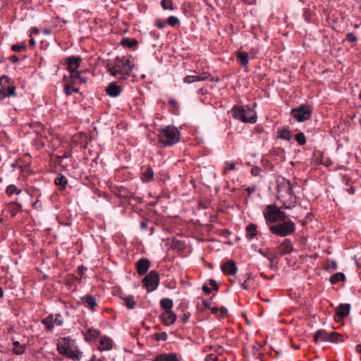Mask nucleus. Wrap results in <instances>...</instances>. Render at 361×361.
Listing matches in <instances>:
<instances>
[{
    "instance_id": "nucleus-1",
    "label": "nucleus",
    "mask_w": 361,
    "mask_h": 361,
    "mask_svg": "<svg viewBox=\"0 0 361 361\" xmlns=\"http://www.w3.org/2000/svg\"><path fill=\"white\" fill-rule=\"evenodd\" d=\"M57 350L59 354L73 361H80L82 353L78 349L75 341L70 337H63L57 339Z\"/></svg>"
},
{
    "instance_id": "nucleus-2",
    "label": "nucleus",
    "mask_w": 361,
    "mask_h": 361,
    "mask_svg": "<svg viewBox=\"0 0 361 361\" xmlns=\"http://www.w3.org/2000/svg\"><path fill=\"white\" fill-rule=\"evenodd\" d=\"M134 66V63L131 56H123L121 58H116L114 64L111 66L108 65V71L110 74L114 77L121 75H129Z\"/></svg>"
},
{
    "instance_id": "nucleus-3",
    "label": "nucleus",
    "mask_w": 361,
    "mask_h": 361,
    "mask_svg": "<svg viewBox=\"0 0 361 361\" xmlns=\"http://www.w3.org/2000/svg\"><path fill=\"white\" fill-rule=\"evenodd\" d=\"M231 113L234 118L243 123H255L257 121L256 112L248 106L234 105Z\"/></svg>"
},
{
    "instance_id": "nucleus-4",
    "label": "nucleus",
    "mask_w": 361,
    "mask_h": 361,
    "mask_svg": "<svg viewBox=\"0 0 361 361\" xmlns=\"http://www.w3.org/2000/svg\"><path fill=\"white\" fill-rule=\"evenodd\" d=\"M279 196L281 198L286 199L288 203L283 202L281 206L282 209H291L295 206V196L293 193V187L291 183L283 178L279 183L278 185Z\"/></svg>"
},
{
    "instance_id": "nucleus-5",
    "label": "nucleus",
    "mask_w": 361,
    "mask_h": 361,
    "mask_svg": "<svg viewBox=\"0 0 361 361\" xmlns=\"http://www.w3.org/2000/svg\"><path fill=\"white\" fill-rule=\"evenodd\" d=\"M159 140L164 146H171L179 141L180 133L176 127L168 126L159 130Z\"/></svg>"
},
{
    "instance_id": "nucleus-6",
    "label": "nucleus",
    "mask_w": 361,
    "mask_h": 361,
    "mask_svg": "<svg viewBox=\"0 0 361 361\" xmlns=\"http://www.w3.org/2000/svg\"><path fill=\"white\" fill-rule=\"evenodd\" d=\"M269 228L271 233L281 237H286L294 233L295 226L292 221L284 220L279 221L277 224L269 226Z\"/></svg>"
},
{
    "instance_id": "nucleus-7",
    "label": "nucleus",
    "mask_w": 361,
    "mask_h": 361,
    "mask_svg": "<svg viewBox=\"0 0 361 361\" xmlns=\"http://www.w3.org/2000/svg\"><path fill=\"white\" fill-rule=\"evenodd\" d=\"M267 224L276 223L286 220V215L274 204H269L263 211Z\"/></svg>"
},
{
    "instance_id": "nucleus-8",
    "label": "nucleus",
    "mask_w": 361,
    "mask_h": 361,
    "mask_svg": "<svg viewBox=\"0 0 361 361\" xmlns=\"http://www.w3.org/2000/svg\"><path fill=\"white\" fill-rule=\"evenodd\" d=\"M312 114V109L310 106L301 104L298 108L293 109L291 111V116L298 122H303L310 118Z\"/></svg>"
},
{
    "instance_id": "nucleus-9",
    "label": "nucleus",
    "mask_w": 361,
    "mask_h": 361,
    "mask_svg": "<svg viewBox=\"0 0 361 361\" xmlns=\"http://www.w3.org/2000/svg\"><path fill=\"white\" fill-rule=\"evenodd\" d=\"M159 283V276L155 271H151L144 279L143 284L147 292L155 290Z\"/></svg>"
},
{
    "instance_id": "nucleus-10",
    "label": "nucleus",
    "mask_w": 361,
    "mask_h": 361,
    "mask_svg": "<svg viewBox=\"0 0 361 361\" xmlns=\"http://www.w3.org/2000/svg\"><path fill=\"white\" fill-rule=\"evenodd\" d=\"M81 58L80 56H71L67 59V69L71 73L70 78H79V73L76 71L80 66Z\"/></svg>"
},
{
    "instance_id": "nucleus-11",
    "label": "nucleus",
    "mask_w": 361,
    "mask_h": 361,
    "mask_svg": "<svg viewBox=\"0 0 361 361\" xmlns=\"http://www.w3.org/2000/svg\"><path fill=\"white\" fill-rule=\"evenodd\" d=\"M183 80L184 83L191 84L199 81H213L214 78L209 73H202L200 75H186Z\"/></svg>"
},
{
    "instance_id": "nucleus-12",
    "label": "nucleus",
    "mask_w": 361,
    "mask_h": 361,
    "mask_svg": "<svg viewBox=\"0 0 361 361\" xmlns=\"http://www.w3.org/2000/svg\"><path fill=\"white\" fill-rule=\"evenodd\" d=\"M350 305L349 304L340 305L336 309V313L334 315V319L337 322H340L342 319L349 314Z\"/></svg>"
},
{
    "instance_id": "nucleus-13",
    "label": "nucleus",
    "mask_w": 361,
    "mask_h": 361,
    "mask_svg": "<svg viewBox=\"0 0 361 361\" xmlns=\"http://www.w3.org/2000/svg\"><path fill=\"white\" fill-rule=\"evenodd\" d=\"M122 88L116 82H110L106 88V94L111 97H116L120 95Z\"/></svg>"
},
{
    "instance_id": "nucleus-14",
    "label": "nucleus",
    "mask_w": 361,
    "mask_h": 361,
    "mask_svg": "<svg viewBox=\"0 0 361 361\" xmlns=\"http://www.w3.org/2000/svg\"><path fill=\"white\" fill-rule=\"evenodd\" d=\"M150 266V262L147 258H142L136 263L137 274L140 276L144 275L148 271Z\"/></svg>"
},
{
    "instance_id": "nucleus-15",
    "label": "nucleus",
    "mask_w": 361,
    "mask_h": 361,
    "mask_svg": "<svg viewBox=\"0 0 361 361\" xmlns=\"http://www.w3.org/2000/svg\"><path fill=\"white\" fill-rule=\"evenodd\" d=\"M160 318L163 323L166 326L173 324L176 319V314L171 311H165L161 316Z\"/></svg>"
},
{
    "instance_id": "nucleus-16",
    "label": "nucleus",
    "mask_w": 361,
    "mask_h": 361,
    "mask_svg": "<svg viewBox=\"0 0 361 361\" xmlns=\"http://www.w3.org/2000/svg\"><path fill=\"white\" fill-rule=\"evenodd\" d=\"M221 269L224 274L228 275H234L237 271L236 264L232 260L224 264L221 266Z\"/></svg>"
},
{
    "instance_id": "nucleus-17",
    "label": "nucleus",
    "mask_w": 361,
    "mask_h": 361,
    "mask_svg": "<svg viewBox=\"0 0 361 361\" xmlns=\"http://www.w3.org/2000/svg\"><path fill=\"white\" fill-rule=\"evenodd\" d=\"M330 333L326 331L320 329L315 332L314 335V340L315 343L319 342H329Z\"/></svg>"
},
{
    "instance_id": "nucleus-18",
    "label": "nucleus",
    "mask_w": 361,
    "mask_h": 361,
    "mask_svg": "<svg viewBox=\"0 0 361 361\" xmlns=\"http://www.w3.org/2000/svg\"><path fill=\"white\" fill-rule=\"evenodd\" d=\"M100 334V331L95 329L90 328L85 332L83 333L85 339L87 342H92L95 341Z\"/></svg>"
},
{
    "instance_id": "nucleus-19",
    "label": "nucleus",
    "mask_w": 361,
    "mask_h": 361,
    "mask_svg": "<svg viewBox=\"0 0 361 361\" xmlns=\"http://www.w3.org/2000/svg\"><path fill=\"white\" fill-rule=\"evenodd\" d=\"M113 347V342L111 339L107 336H103L99 341V349L100 351L109 350Z\"/></svg>"
},
{
    "instance_id": "nucleus-20",
    "label": "nucleus",
    "mask_w": 361,
    "mask_h": 361,
    "mask_svg": "<svg viewBox=\"0 0 361 361\" xmlns=\"http://www.w3.org/2000/svg\"><path fill=\"white\" fill-rule=\"evenodd\" d=\"M152 361H178V359L176 353H164L156 356Z\"/></svg>"
},
{
    "instance_id": "nucleus-21",
    "label": "nucleus",
    "mask_w": 361,
    "mask_h": 361,
    "mask_svg": "<svg viewBox=\"0 0 361 361\" xmlns=\"http://www.w3.org/2000/svg\"><path fill=\"white\" fill-rule=\"evenodd\" d=\"M13 348H12V352L13 354L17 355H23L26 349L25 344H20L18 341H15L12 338Z\"/></svg>"
},
{
    "instance_id": "nucleus-22",
    "label": "nucleus",
    "mask_w": 361,
    "mask_h": 361,
    "mask_svg": "<svg viewBox=\"0 0 361 361\" xmlns=\"http://www.w3.org/2000/svg\"><path fill=\"white\" fill-rule=\"evenodd\" d=\"M82 300L90 309H91L92 311H94L96 306L97 305L94 297L91 295H85L82 298Z\"/></svg>"
},
{
    "instance_id": "nucleus-23",
    "label": "nucleus",
    "mask_w": 361,
    "mask_h": 361,
    "mask_svg": "<svg viewBox=\"0 0 361 361\" xmlns=\"http://www.w3.org/2000/svg\"><path fill=\"white\" fill-rule=\"evenodd\" d=\"M245 232L246 238L247 239H253L255 237H256L257 234V225L254 224H250L247 225L245 228Z\"/></svg>"
},
{
    "instance_id": "nucleus-24",
    "label": "nucleus",
    "mask_w": 361,
    "mask_h": 361,
    "mask_svg": "<svg viewBox=\"0 0 361 361\" xmlns=\"http://www.w3.org/2000/svg\"><path fill=\"white\" fill-rule=\"evenodd\" d=\"M22 206L17 202H11L8 204V210L14 216L18 212L21 210Z\"/></svg>"
},
{
    "instance_id": "nucleus-25",
    "label": "nucleus",
    "mask_w": 361,
    "mask_h": 361,
    "mask_svg": "<svg viewBox=\"0 0 361 361\" xmlns=\"http://www.w3.org/2000/svg\"><path fill=\"white\" fill-rule=\"evenodd\" d=\"M75 82L73 80L72 82H68L64 85V92L67 96L71 95L72 92H79V89L73 86Z\"/></svg>"
},
{
    "instance_id": "nucleus-26",
    "label": "nucleus",
    "mask_w": 361,
    "mask_h": 361,
    "mask_svg": "<svg viewBox=\"0 0 361 361\" xmlns=\"http://www.w3.org/2000/svg\"><path fill=\"white\" fill-rule=\"evenodd\" d=\"M154 176L153 170L151 167H148L144 172L142 173L141 179L144 182H148Z\"/></svg>"
},
{
    "instance_id": "nucleus-27",
    "label": "nucleus",
    "mask_w": 361,
    "mask_h": 361,
    "mask_svg": "<svg viewBox=\"0 0 361 361\" xmlns=\"http://www.w3.org/2000/svg\"><path fill=\"white\" fill-rule=\"evenodd\" d=\"M160 305L166 311H171L173 307V300L169 298H164L161 300Z\"/></svg>"
},
{
    "instance_id": "nucleus-28",
    "label": "nucleus",
    "mask_w": 361,
    "mask_h": 361,
    "mask_svg": "<svg viewBox=\"0 0 361 361\" xmlns=\"http://www.w3.org/2000/svg\"><path fill=\"white\" fill-rule=\"evenodd\" d=\"M124 301V305L128 309H133L135 306V302L134 300V297L131 295H127L123 298Z\"/></svg>"
},
{
    "instance_id": "nucleus-29",
    "label": "nucleus",
    "mask_w": 361,
    "mask_h": 361,
    "mask_svg": "<svg viewBox=\"0 0 361 361\" xmlns=\"http://www.w3.org/2000/svg\"><path fill=\"white\" fill-rule=\"evenodd\" d=\"M345 279V275L341 272H338L333 274L330 278V282L331 284H335L338 281H343Z\"/></svg>"
},
{
    "instance_id": "nucleus-30",
    "label": "nucleus",
    "mask_w": 361,
    "mask_h": 361,
    "mask_svg": "<svg viewBox=\"0 0 361 361\" xmlns=\"http://www.w3.org/2000/svg\"><path fill=\"white\" fill-rule=\"evenodd\" d=\"M281 252L283 254H288L292 252L293 247L290 242L286 240L281 245Z\"/></svg>"
},
{
    "instance_id": "nucleus-31",
    "label": "nucleus",
    "mask_w": 361,
    "mask_h": 361,
    "mask_svg": "<svg viewBox=\"0 0 361 361\" xmlns=\"http://www.w3.org/2000/svg\"><path fill=\"white\" fill-rule=\"evenodd\" d=\"M344 341V336L337 332H330L329 342H342Z\"/></svg>"
},
{
    "instance_id": "nucleus-32",
    "label": "nucleus",
    "mask_w": 361,
    "mask_h": 361,
    "mask_svg": "<svg viewBox=\"0 0 361 361\" xmlns=\"http://www.w3.org/2000/svg\"><path fill=\"white\" fill-rule=\"evenodd\" d=\"M292 133L289 130L286 128L279 132V137L282 140L289 141L292 138Z\"/></svg>"
},
{
    "instance_id": "nucleus-33",
    "label": "nucleus",
    "mask_w": 361,
    "mask_h": 361,
    "mask_svg": "<svg viewBox=\"0 0 361 361\" xmlns=\"http://www.w3.org/2000/svg\"><path fill=\"white\" fill-rule=\"evenodd\" d=\"M236 56L240 59L242 66H246L248 64V54L246 52L238 51L236 53Z\"/></svg>"
},
{
    "instance_id": "nucleus-34",
    "label": "nucleus",
    "mask_w": 361,
    "mask_h": 361,
    "mask_svg": "<svg viewBox=\"0 0 361 361\" xmlns=\"http://www.w3.org/2000/svg\"><path fill=\"white\" fill-rule=\"evenodd\" d=\"M42 323L45 325L46 329L49 331H52L54 328V322H53V316L50 315L46 319H44Z\"/></svg>"
},
{
    "instance_id": "nucleus-35",
    "label": "nucleus",
    "mask_w": 361,
    "mask_h": 361,
    "mask_svg": "<svg viewBox=\"0 0 361 361\" xmlns=\"http://www.w3.org/2000/svg\"><path fill=\"white\" fill-rule=\"evenodd\" d=\"M55 184L56 185L62 186L63 188H65V186L67 184V179L65 176L62 175H59L56 179H55Z\"/></svg>"
},
{
    "instance_id": "nucleus-36",
    "label": "nucleus",
    "mask_w": 361,
    "mask_h": 361,
    "mask_svg": "<svg viewBox=\"0 0 361 361\" xmlns=\"http://www.w3.org/2000/svg\"><path fill=\"white\" fill-rule=\"evenodd\" d=\"M121 44L124 47L132 48L137 44V41L135 39H130L128 38H124L121 41Z\"/></svg>"
},
{
    "instance_id": "nucleus-37",
    "label": "nucleus",
    "mask_w": 361,
    "mask_h": 361,
    "mask_svg": "<svg viewBox=\"0 0 361 361\" xmlns=\"http://www.w3.org/2000/svg\"><path fill=\"white\" fill-rule=\"evenodd\" d=\"M161 5L162 8L164 10L169 9L171 11H173L174 9L172 0H162L161 2Z\"/></svg>"
},
{
    "instance_id": "nucleus-38",
    "label": "nucleus",
    "mask_w": 361,
    "mask_h": 361,
    "mask_svg": "<svg viewBox=\"0 0 361 361\" xmlns=\"http://www.w3.org/2000/svg\"><path fill=\"white\" fill-rule=\"evenodd\" d=\"M21 192V190L17 188V187L14 185H9L6 188V193L8 195H12L13 194H20Z\"/></svg>"
},
{
    "instance_id": "nucleus-39",
    "label": "nucleus",
    "mask_w": 361,
    "mask_h": 361,
    "mask_svg": "<svg viewBox=\"0 0 361 361\" xmlns=\"http://www.w3.org/2000/svg\"><path fill=\"white\" fill-rule=\"evenodd\" d=\"M11 82V79L6 75L0 78V85L1 88L5 89Z\"/></svg>"
},
{
    "instance_id": "nucleus-40",
    "label": "nucleus",
    "mask_w": 361,
    "mask_h": 361,
    "mask_svg": "<svg viewBox=\"0 0 361 361\" xmlns=\"http://www.w3.org/2000/svg\"><path fill=\"white\" fill-rule=\"evenodd\" d=\"M167 23L172 27H175L180 23V20L176 16H171L167 19Z\"/></svg>"
},
{
    "instance_id": "nucleus-41",
    "label": "nucleus",
    "mask_w": 361,
    "mask_h": 361,
    "mask_svg": "<svg viewBox=\"0 0 361 361\" xmlns=\"http://www.w3.org/2000/svg\"><path fill=\"white\" fill-rule=\"evenodd\" d=\"M7 97L16 96V87L14 85H8L4 89Z\"/></svg>"
},
{
    "instance_id": "nucleus-42",
    "label": "nucleus",
    "mask_w": 361,
    "mask_h": 361,
    "mask_svg": "<svg viewBox=\"0 0 361 361\" xmlns=\"http://www.w3.org/2000/svg\"><path fill=\"white\" fill-rule=\"evenodd\" d=\"M295 138L298 143L300 145H302L305 144L306 142V138L305 135L302 133H299L295 135Z\"/></svg>"
},
{
    "instance_id": "nucleus-43",
    "label": "nucleus",
    "mask_w": 361,
    "mask_h": 361,
    "mask_svg": "<svg viewBox=\"0 0 361 361\" xmlns=\"http://www.w3.org/2000/svg\"><path fill=\"white\" fill-rule=\"evenodd\" d=\"M54 324L57 326H61L63 323L62 316L60 314H56L55 318H53Z\"/></svg>"
},
{
    "instance_id": "nucleus-44",
    "label": "nucleus",
    "mask_w": 361,
    "mask_h": 361,
    "mask_svg": "<svg viewBox=\"0 0 361 361\" xmlns=\"http://www.w3.org/2000/svg\"><path fill=\"white\" fill-rule=\"evenodd\" d=\"M11 49L13 51H23V50L25 49V44H13L11 47Z\"/></svg>"
},
{
    "instance_id": "nucleus-45",
    "label": "nucleus",
    "mask_w": 361,
    "mask_h": 361,
    "mask_svg": "<svg viewBox=\"0 0 361 361\" xmlns=\"http://www.w3.org/2000/svg\"><path fill=\"white\" fill-rule=\"evenodd\" d=\"M155 338L157 341H166L168 338L167 334L166 332H161L154 335Z\"/></svg>"
},
{
    "instance_id": "nucleus-46",
    "label": "nucleus",
    "mask_w": 361,
    "mask_h": 361,
    "mask_svg": "<svg viewBox=\"0 0 361 361\" xmlns=\"http://www.w3.org/2000/svg\"><path fill=\"white\" fill-rule=\"evenodd\" d=\"M235 164L233 161H226L224 166V173L227 170H235Z\"/></svg>"
},
{
    "instance_id": "nucleus-47",
    "label": "nucleus",
    "mask_w": 361,
    "mask_h": 361,
    "mask_svg": "<svg viewBox=\"0 0 361 361\" xmlns=\"http://www.w3.org/2000/svg\"><path fill=\"white\" fill-rule=\"evenodd\" d=\"M227 312H228V310L226 307H221L219 310L218 317L219 318L226 317L227 314Z\"/></svg>"
},
{
    "instance_id": "nucleus-48",
    "label": "nucleus",
    "mask_w": 361,
    "mask_h": 361,
    "mask_svg": "<svg viewBox=\"0 0 361 361\" xmlns=\"http://www.w3.org/2000/svg\"><path fill=\"white\" fill-rule=\"evenodd\" d=\"M261 172V169L258 166H254L251 169V174L253 176H258Z\"/></svg>"
},
{
    "instance_id": "nucleus-49",
    "label": "nucleus",
    "mask_w": 361,
    "mask_h": 361,
    "mask_svg": "<svg viewBox=\"0 0 361 361\" xmlns=\"http://www.w3.org/2000/svg\"><path fill=\"white\" fill-rule=\"evenodd\" d=\"M217 356L215 354H209L205 357L204 361H216Z\"/></svg>"
},
{
    "instance_id": "nucleus-50",
    "label": "nucleus",
    "mask_w": 361,
    "mask_h": 361,
    "mask_svg": "<svg viewBox=\"0 0 361 361\" xmlns=\"http://www.w3.org/2000/svg\"><path fill=\"white\" fill-rule=\"evenodd\" d=\"M166 25V23L163 20L159 19L156 21V26L159 29L165 27Z\"/></svg>"
},
{
    "instance_id": "nucleus-51",
    "label": "nucleus",
    "mask_w": 361,
    "mask_h": 361,
    "mask_svg": "<svg viewBox=\"0 0 361 361\" xmlns=\"http://www.w3.org/2000/svg\"><path fill=\"white\" fill-rule=\"evenodd\" d=\"M347 39L350 42H353L357 40V37L353 33L350 32L347 34Z\"/></svg>"
},
{
    "instance_id": "nucleus-52",
    "label": "nucleus",
    "mask_w": 361,
    "mask_h": 361,
    "mask_svg": "<svg viewBox=\"0 0 361 361\" xmlns=\"http://www.w3.org/2000/svg\"><path fill=\"white\" fill-rule=\"evenodd\" d=\"M209 284L214 290H217L219 289V286H218L216 282L214 279H211L209 281Z\"/></svg>"
},
{
    "instance_id": "nucleus-53",
    "label": "nucleus",
    "mask_w": 361,
    "mask_h": 361,
    "mask_svg": "<svg viewBox=\"0 0 361 361\" xmlns=\"http://www.w3.org/2000/svg\"><path fill=\"white\" fill-rule=\"evenodd\" d=\"M6 97H7L6 91L4 90V89L1 88L0 89V100H3Z\"/></svg>"
},
{
    "instance_id": "nucleus-54",
    "label": "nucleus",
    "mask_w": 361,
    "mask_h": 361,
    "mask_svg": "<svg viewBox=\"0 0 361 361\" xmlns=\"http://www.w3.org/2000/svg\"><path fill=\"white\" fill-rule=\"evenodd\" d=\"M32 207L35 209H41L42 204H41V202L39 200H37L36 202H35L33 203Z\"/></svg>"
},
{
    "instance_id": "nucleus-55",
    "label": "nucleus",
    "mask_w": 361,
    "mask_h": 361,
    "mask_svg": "<svg viewBox=\"0 0 361 361\" xmlns=\"http://www.w3.org/2000/svg\"><path fill=\"white\" fill-rule=\"evenodd\" d=\"M72 80H74L75 82V80L78 79L81 83H85L86 82V78L84 77H81L79 75V78H71Z\"/></svg>"
},
{
    "instance_id": "nucleus-56",
    "label": "nucleus",
    "mask_w": 361,
    "mask_h": 361,
    "mask_svg": "<svg viewBox=\"0 0 361 361\" xmlns=\"http://www.w3.org/2000/svg\"><path fill=\"white\" fill-rule=\"evenodd\" d=\"M330 268H332L334 270H336L338 268V265L336 261L333 260L331 262V264L329 266Z\"/></svg>"
},
{
    "instance_id": "nucleus-57",
    "label": "nucleus",
    "mask_w": 361,
    "mask_h": 361,
    "mask_svg": "<svg viewBox=\"0 0 361 361\" xmlns=\"http://www.w3.org/2000/svg\"><path fill=\"white\" fill-rule=\"evenodd\" d=\"M249 284H248V279L245 280L243 283H241V287L244 290H247L248 288Z\"/></svg>"
},
{
    "instance_id": "nucleus-58",
    "label": "nucleus",
    "mask_w": 361,
    "mask_h": 361,
    "mask_svg": "<svg viewBox=\"0 0 361 361\" xmlns=\"http://www.w3.org/2000/svg\"><path fill=\"white\" fill-rule=\"evenodd\" d=\"M202 290L206 293V294H209L210 292H211V289L207 286H202Z\"/></svg>"
},
{
    "instance_id": "nucleus-59",
    "label": "nucleus",
    "mask_w": 361,
    "mask_h": 361,
    "mask_svg": "<svg viewBox=\"0 0 361 361\" xmlns=\"http://www.w3.org/2000/svg\"><path fill=\"white\" fill-rule=\"evenodd\" d=\"M203 305L206 308H209L211 307V302L208 300H204Z\"/></svg>"
},
{
    "instance_id": "nucleus-60",
    "label": "nucleus",
    "mask_w": 361,
    "mask_h": 361,
    "mask_svg": "<svg viewBox=\"0 0 361 361\" xmlns=\"http://www.w3.org/2000/svg\"><path fill=\"white\" fill-rule=\"evenodd\" d=\"M219 308L216 307H214L212 308V313L213 314H216L218 316V313H219Z\"/></svg>"
},
{
    "instance_id": "nucleus-61",
    "label": "nucleus",
    "mask_w": 361,
    "mask_h": 361,
    "mask_svg": "<svg viewBox=\"0 0 361 361\" xmlns=\"http://www.w3.org/2000/svg\"><path fill=\"white\" fill-rule=\"evenodd\" d=\"M38 33H39V30L37 27L32 28L30 35H32V34H38Z\"/></svg>"
},
{
    "instance_id": "nucleus-62",
    "label": "nucleus",
    "mask_w": 361,
    "mask_h": 361,
    "mask_svg": "<svg viewBox=\"0 0 361 361\" xmlns=\"http://www.w3.org/2000/svg\"><path fill=\"white\" fill-rule=\"evenodd\" d=\"M188 316H184V317L180 318V322L182 323H185L188 321Z\"/></svg>"
},
{
    "instance_id": "nucleus-63",
    "label": "nucleus",
    "mask_w": 361,
    "mask_h": 361,
    "mask_svg": "<svg viewBox=\"0 0 361 361\" xmlns=\"http://www.w3.org/2000/svg\"><path fill=\"white\" fill-rule=\"evenodd\" d=\"M147 223L145 221L141 222L140 226L142 229H145L147 228Z\"/></svg>"
},
{
    "instance_id": "nucleus-64",
    "label": "nucleus",
    "mask_w": 361,
    "mask_h": 361,
    "mask_svg": "<svg viewBox=\"0 0 361 361\" xmlns=\"http://www.w3.org/2000/svg\"><path fill=\"white\" fill-rule=\"evenodd\" d=\"M356 351L357 353H361V345H357L355 347Z\"/></svg>"
}]
</instances>
